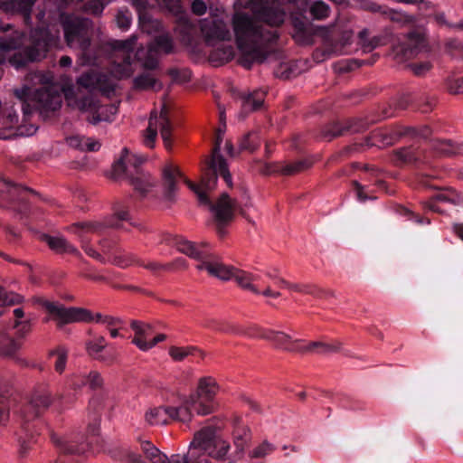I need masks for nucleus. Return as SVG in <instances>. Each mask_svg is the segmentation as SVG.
I'll return each instance as SVG.
<instances>
[{
	"instance_id": "38",
	"label": "nucleus",
	"mask_w": 463,
	"mask_h": 463,
	"mask_svg": "<svg viewBox=\"0 0 463 463\" xmlns=\"http://www.w3.org/2000/svg\"><path fill=\"white\" fill-rule=\"evenodd\" d=\"M260 146V138L257 132H249L240 140L239 147L241 151L254 152Z\"/></svg>"
},
{
	"instance_id": "29",
	"label": "nucleus",
	"mask_w": 463,
	"mask_h": 463,
	"mask_svg": "<svg viewBox=\"0 0 463 463\" xmlns=\"http://www.w3.org/2000/svg\"><path fill=\"white\" fill-rule=\"evenodd\" d=\"M266 92L262 90H255L252 92L242 96V111L250 113L261 108L264 102Z\"/></svg>"
},
{
	"instance_id": "14",
	"label": "nucleus",
	"mask_w": 463,
	"mask_h": 463,
	"mask_svg": "<svg viewBox=\"0 0 463 463\" xmlns=\"http://www.w3.org/2000/svg\"><path fill=\"white\" fill-rule=\"evenodd\" d=\"M113 213V215L107 217L104 222H75L76 232L81 235V231H91L99 235H102L108 228L123 229V221L129 222L134 227H138L136 222H131L128 208L121 203L114 204Z\"/></svg>"
},
{
	"instance_id": "1",
	"label": "nucleus",
	"mask_w": 463,
	"mask_h": 463,
	"mask_svg": "<svg viewBox=\"0 0 463 463\" xmlns=\"http://www.w3.org/2000/svg\"><path fill=\"white\" fill-rule=\"evenodd\" d=\"M224 131L219 128L216 131L212 155L207 158L202 167L201 182L199 184L184 177L180 169L173 165H166L162 172L164 194L171 201L174 199L177 189V182L184 179L187 186L197 195L200 204L205 205L213 213L216 223L217 232L222 235L224 233V227L234 217L235 203L230 196L223 193L216 203H213L207 192L214 189L218 175H220L229 187L232 186V175L228 169V165L221 154V146L223 139Z\"/></svg>"
},
{
	"instance_id": "34",
	"label": "nucleus",
	"mask_w": 463,
	"mask_h": 463,
	"mask_svg": "<svg viewBox=\"0 0 463 463\" xmlns=\"http://www.w3.org/2000/svg\"><path fill=\"white\" fill-rule=\"evenodd\" d=\"M131 328L135 331V337L132 340L133 344L136 345L137 339L141 340L144 344H149V340H152L153 328L150 325L133 320L131 322Z\"/></svg>"
},
{
	"instance_id": "13",
	"label": "nucleus",
	"mask_w": 463,
	"mask_h": 463,
	"mask_svg": "<svg viewBox=\"0 0 463 463\" xmlns=\"http://www.w3.org/2000/svg\"><path fill=\"white\" fill-rule=\"evenodd\" d=\"M30 194H36V192L4 177L0 180V207L10 208L21 214H25L29 211L28 195Z\"/></svg>"
},
{
	"instance_id": "2",
	"label": "nucleus",
	"mask_w": 463,
	"mask_h": 463,
	"mask_svg": "<svg viewBox=\"0 0 463 463\" xmlns=\"http://www.w3.org/2000/svg\"><path fill=\"white\" fill-rule=\"evenodd\" d=\"M285 19L286 13L281 7L269 5L260 8L256 19L244 13L234 14L232 26L241 66L250 70L254 63H261L268 58L269 45L279 39L278 28Z\"/></svg>"
},
{
	"instance_id": "12",
	"label": "nucleus",
	"mask_w": 463,
	"mask_h": 463,
	"mask_svg": "<svg viewBox=\"0 0 463 463\" xmlns=\"http://www.w3.org/2000/svg\"><path fill=\"white\" fill-rule=\"evenodd\" d=\"M42 307L49 312L55 320H57L58 327H61L66 324L76 322H90L95 320L97 323L105 324L106 316L96 314L92 316L91 312L82 307H65L63 305L51 302L49 300H42Z\"/></svg>"
},
{
	"instance_id": "26",
	"label": "nucleus",
	"mask_w": 463,
	"mask_h": 463,
	"mask_svg": "<svg viewBox=\"0 0 463 463\" xmlns=\"http://www.w3.org/2000/svg\"><path fill=\"white\" fill-rule=\"evenodd\" d=\"M351 38L352 33L349 32L328 35L325 38L326 49L332 53H342L351 44Z\"/></svg>"
},
{
	"instance_id": "17",
	"label": "nucleus",
	"mask_w": 463,
	"mask_h": 463,
	"mask_svg": "<svg viewBox=\"0 0 463 463\" xmlns=\"http://www.w3.org/2000/svg\"><path fill=\"white\" fill-rule=\"evenodd\" d=\"M428 51L426 39L419 32H411L402 42L393 48L395 59L399 61L412 59Z\"/></svg>"
},
{
	"instance_id": "36",
	"label": "nucleus",
	"mask_w": 463,
	"mask_h": 463,
	"mask_svg": "<svg viewBox=\"0 0 463 463\" xmlns=\"http://www.w3.org/2000/svg\"><path fill=\"white\" fill-rule=\"evenodd\" d=\"M431 147L438 154L445 156H450L460 153L459 146L451 140H434L432 141Z\"/></svg>"
},
{
	"instance_id": "53",
	"label": "nucleus",
	"mask_w": 463,
	"mask_h": 463,
	"mask_svg": "<svg viewBox=\"0 0 463 463\" xmlns=\"http://www.w3.org/2000/svg\"><path fill=\"white\" fill-rule=\"evenodd\" d=\"M137 266L143 267L148 270H150L154 274H158L162 270H168L173 267L172 263L162 264L156 261H149L147 263L144 262L140 259H138Z\"/></svg>"
},
{
	"instance_id": "62",
	"label": "nucleus",
	"mask_w": 463,
	"mask_h": 463,
	"mask_svg": "<svg viewBox=\"0 0 463 463\" xmlns=\"http://www.w3.org/2000/svg\"><path fill=\"white\" fill-rule=\"evenodd\" d=\"M192 11L197 15H203L206 12V5L203 0H194L192 3Z\"/></svg>"
},
{
	"instance_id": "19",
	"label": "nucleus",
	"mask_w": 463,
	"mask_h": 463,
	"mask_svg": "<svg viewBox=\"0 0 463 463\" xmlns=\"http://www.w3.org/2000/svg\"><path fill=\"white\" fill-rule=\"evenodd\" d=\"M360 7L364 11L378 14L383 18L399 24H411L415 21L412 15H409L399 10L390 8L386 5H381L372 0H362L360 2Z\"/></svg>"
},
{
	"instance_id": "28",
	"label": "nucleus",
	"mask_w": 463,
	"mask_h": 463,
	"mask_svg": "<svg viewBox=\"0 0 463 463\" xmlns=\"http://www.w3.org/2000/svg\"><path fill=\"white\" fill-rule=\"evenodd\" d=\"M234 54V48L231 44L222 42L211 51L209 59L212 63L218 66L232 60Z\"/></svg>"
},
{
	"instance_id": "15",
	"label": "nucleus",
	"mask_w": 463,
	"mask_h": 463,
	"mask_svg": "<svg viewBox=\"0 0 463 463\" xmlns=\"http://www.w3.org/2000/svg\"><path fill=\"white\" fill-rule=\"evenodd\" d=\"M9 327L8 326L0 328V354L5 356H12L21 348V339L31 332L32 324L30 319L14 321L11 327L15 329L16 338L9 335L7 332Z\"/></svg>"
},
{
	"instance_id": "49",
	"label": "nucleus",
	"mask_w": 463,
	"mask_h": 463,
	"mask_svg": "<svg viewBox=\"0 0 463 463\" xmlns=\"http://www.w3.org/2000/svg\"><path fill=\"white\" fill-rule=\"evenodd\" d=\"M197 349L194 346H188V347L172 346L169 349V354L174 360L182 361L189 354H193L194 352Z\"/></svg>"
},
{
	"instance_id": "9",
	"label": "nucleus",
	"mask_w": 463,
	"mask_h": 463,
	"mask_svg": "<svg viewBox=\"0 0 463 463\" xmlns=\"http://www.w3.org/2000/svg\"><path fill=\"white\" fill-rule=\"evenodd\" d=\"M53 44V37L49 30L37 28L31 32L28 43L19 52H15L9 62L20 70L30 62H35L46 57Z\"/></svg>"
},
{
	"instance_id": "55",
	"label": "nucleus",
	"mask_w": 463,
	"mask_h": 463,
	"mask_svg": "<svg viewBox=\"0 0 463 463\" xmlns=\"http://www.w3.org/2000/svg\"><path fill=\"white\" fill-rule=\"evenodd\" d=\"M166 339V335L165 334H158L157 335L154 336L152 340H149V344H144L141 342V340L137 339L136 340V345L142 351H147L154 347L158 343L164 341Z\"/></svg>"
},
{
	"instance_id": "23",
	"label": "nucleus",
	"mask_w": 463,
	"mask_h": 463,
	"mask_svg": "<svg viewBox=\"0 0 463 463\" xmlns=\"http://www.w3.org/2000/svg\"><path fill=\"white\" fill-rule=\"evenodd\" d=\"M202 32L205 35L208 43L214 40L223 42L229 39L231 35L226 24L218 19L204 22L202 24Z\"/></svg>"
},
{
	"instance_id": "40",
	"label": "nucleus",
	"mask_w": 463,
	"mask_h": 463,
	"mask_svg": "<svg viewBox=\"0 0 463 463\" xmlns=\"http://www.w3.org/2000/svg\"><path fill=\"white\" fill-rule=\"evenodd\" d=\"M444 49L451 57L463 60V42L459 39H447L444 43Z\"/></svg>"
},
{
	"instance_id": "30",
	"label": "nucleus",
	"mask_w": 463,
	"mask_h": 463,
	"mask_svg": "<svg viewBox=\"0 0 463 463\" xmlns=\"http://www.w3.org/2000/svg\"><path fill=\"white\" fill-rule=\"evenodd\" d=\"M304 350L301 353H315L320 354H326L336 353L340 351L341 343L338 341H332L330 343L316 341L307 345L303 344Z\"/></svg>"
},
{
	"instance_id": "59",
	"label": "nucleus",
	"mask_w": 463,
	"mask_h": 463,
	"mask_svg": "<svg viewBox=\"0 0 463 463\" xmlns=\"http://www.w3.org/2000/svg\"><path fill=\"white\" fill-rule=\"evenodd\" d=\"M70 386L74 390H80L83 386H87L86 374L74 375L70 380Z\"/></svg>"
},
{
	"instance_id": "32",
	"label": "nucleus",
	"mask_w": 463,
	"mask_h": 463,
	"mask_svg": "<svg viewBox=\"0 0 463 463\" xmlns=\"http://www.w3.org/2000/svg\"><path fill=\"white\" fill-rule=\"evenodd\" d=\"M358 36L364 52H372L378 46L386 44L388 42L385 35H374L370 38V32L367 29L361 31Z\"/></svg>"
},
{
	"instance_id": "58",
	"label": "nucleus",
	"mask_w": 463,
	"mask_h": 463,
	"mask_svg": "<svg viewBox=\"0 0 463 463\" xmlns=\"http://www.w3.org/2000/svg\"><path fill=\"white\" fill-rule=\"evenodd\" d=\"M396 3L417 5L420 11H427L432 7L430 2L425 0H393Z\"/></svg>"
},
{
	"instance_id": "43",
	"label": "nucleus",
	"mask_w": 463,
	"mask_h": 463,
	"mask_svg": "<svg viewBox=\"0 0 463 463\" xmlns=\"http://www.w3.org/2000/svg\"><path fill=\"white\" fill-rule=\"evenodd\" d=\"M309 11L314 19L323 20L329 16L330 7L325 2L317 0L311 5Z\"/></svg>"
},
{
	"instance_id": "57",
	"label": "nucleus",
	"mask_w": 463,
	"mask_h": 463,
	"mask_svg": "<svg viewBox=\"0 0 463 463\" xmlns=\"http://www.w3.org/2000/svg\"><path fill=\"white\" fill-rule=\"evenodd\" d=\"M411 67L415 75L422 76L431 69L432 65L430 61H421L419 63H412L411 64Z\"/></svg>"
},
{
	"instance_id": "42",
	"label": "nucleus",
	"mask_w": 463,
	"mask_h": 463,
	"mask_svg": "<svg viewBox=\"0 0 463 463\" xmlns=\"http://www.w3.org/2000/svg\"><path fill=\"white\" fill-rule=\"evenodd\" d=\"M50 355L56 357L54 368L57 373H61L66 366L68 351L64 346H58L50 352Z\"/></svg>"
},
{
	"instance_id": "21",
	"label": "nucleus",
	"mask_w": 463,
	"mask_h": 463,
	"mask_svg": "<svg viewBox=\"0 0 463 463\" xmlns=\"http://www.w3.org/2000/svg\"><path fill=\"white\" fill-rule=\"evenodd\" d=\"M78 108L82 111L89 112L88 121L93 125L100 121L108 120L107 112L109 109L99 103V99L93 94H87L77 99Z\"/></svg>"
},
{
	"instance_id": "41",
	"label": "nucleus",
	"mask_w": 463,
	"mask_h": 463,
	"mask_svg": "<svg viewBox=\"0 0 463 463\" xmlns=\"http://www.w3.org/2000/svg\"><path fill=\"white\" fill-rule=\"evenodd\" d=\"M24 301V297L14 293V291H8L5 288L0 286V306H14L21 304Z\"/></svg>"
},
{
	"instance_id": "25",
	"label": "nucleus",
	"mask_w": 463,
	"mask_h": 463,
	"mask_svg": "<svg viewBox=\"0 0 463 463\" xmlns=\"http://www.w3.org/2000/svg\"><path fill=\"white\" fill-rule=\"evenodd\" d=\"M42 240L56 253H69L77 257H81L80 250L62 237H54L44 233L42 235Z\"/></svg>"
},
{
	"instance_id": "56",
	"label": "nucleus",
	"mask_w": 463,
	"mask_h": 463,
	"mask_svg": "<svg viewBox=\"0 0 463 463\" xmlns=\"http://www.w3.org/2000/svg\"><path fill=\"white\" fill-rule=\"evenodd\" d=\"M94 359L99 360L106 364H111L117 360V354L114 349H107L99 354Z\"/></svg>"
},
{
	"instance_id": "52",
	"label": "nucleus",
	"mask_w": 463,
	"mask_h": 463,
	"mask_svg": "<svg viewBox=\"0 0 463 463\" xmlns=\"http://www.w3.org/2000/svg\"><path fill=\"white\" fill-rule=\"evenodd\" d=\"M105 346L104 337L99 336L95 341H90L87 344V351L91 357L95 358L99 353L104 351Z\"/></svg>"
},
{
	"instance_id": "48",
	"label": "nucleus",
	"mask_w": 463,
	"mask_h": 463,
	"mask_svg": "<svg viewBox=\"0 0 463 463\" xmlns=\"http://www.w3.org/2000/svg\"><path fill=\"white\" fill-rule=\"evenodd\" d=\"M77 83L87 90L95 89L99 83V77L94 73H84L77 80Z\"/></svg>"
},
{
	"instance_id": "39",
	"label": "nucleus",
	"mask_w": 463,
	"mask_h": 463,
	"mask_svg": "<svg viewBox=\"0 0 463 463\" xmlns=\"http://www.w3.org/2000/svg\"><path fill=\"white\" fill-rule=\"evenodd\" d=\"M254 327H257L256 326H252L249 327L247 330L240 327L237 325L229 323V322H221L220 326H216V330L224 332V333H230V334H236V335H247L250 337H254L257 335L255 334Z\"/></svg>"
},
{
	"instance_id": "31",
	"label": "nucleus",
	"mask_w": 463,
	"mask_h": 463,
	"mask_svg": "<svg viewBox=\"0 0 463 463\" xmlns=\"http://www.w3.org/2000/svg\"><path fill=\"white\" fill-rule=\"evenodd\" d=\"M35 0H3L2 5L8 12L19 13L24 19H30Z\"/></svg>"
},
{
	"instance_id": "10",
	"label": "nucleus",
	"mask_w": 463,
	"mask_h": 463,
	"mask_svg": "<svg viewBox=\"0 0 463 463\" xmlns=\"http://www.w3.org/2000/svg\"><path fill=\"white\" fill-rule=\"evenodd\" d=\"M144 158L135 155H129L127 148L123 149V155L118 159L112 166V177L118 179L126 176L129 179L131 185L142 196H145L153 186L149 175L144 174L140 166L144 163Z\"/></svg>"
},
{
	"instance_id": "35",
	"label": "nucleus",
	"mask_w": 463,
	"mask_h": 463,
	"mask_svg": "<svg viewBox=\"0 0 463 463\" xmlns=\"http://www.w3.org/2000/svg\"><path fill=\"white\" fill-rule=\"evenodd\" d=\"M74 225L75 223H73L71 226L70 230L80 237L81 241V248L83 249L85 253L101 263H106V259L100 253H99L92 246L90 245V241L85 237L86 234L91 232V231H81L82 234L80 235L78 232H76ZM92 233L94 232H92Z\"/></svg>"
},
{
	"instance_id": "27",
	"label": "nucleus",
	"mask_w": 463,
	"mask_h": 463,
	"mask_svg": "<svg viewBox=\"0 0 463 463\" xmlns=\"http://www.w3.org/2000/svg\"><path fill=\"white\" fill-rule=\"evenodd\" d=\"M290 18L296 36L303 40L307 39L310 36V22L306 16V11L294 12Z\"/></svg>"
},
{
	"instance_id": "45",
	"label": "nucleus",
	"mask_w": 463,
	"mask_h": 463,
	"mask_svg": "<svg viewBox=\"0 0 463 463\" xmlns=\"http://www.w3.org/2000/svg\"><path fill=\"white\" fill-rule=\"evenodd\" d=\"M275 449L273 444L265 440L250 452V457L251 458H262L271 454Z\"/></svg>"
},
{
	"instance_id": "20",
	"label": "nucleus",
	"mask_w": 463,
	"mask_h": 463,
	"mask_svg": "<svg viewBox=\"0 0 463 463\" xmlns=\"http://www.w3.org/2000/svg\"><path fill=\"white\" fill-rule=\"evenodd\" d=\"M401 131H389L386 129H378L373 131L370 136L366 137L362 143H354L347 147L348 150L359 151L363 146H377L385 147L393 145L400 137Z\"/></svg>"
},
{
	"instance_id": "7",
	"label": "nucleus",
	"mask_w": 463,
	"mask_h": 463,
	"mask_svg": "<svg viewBox=\"0 0 463 463\" xmlns=\"http://www.w3.org/2000/svg\"><path fill=\"white\" fill-rule=\"evenodd\" d=\"M61 26L67 45L80 51L86 63L95 64L101 52L108 53L114 61L111 52L107 48L109 42L100 48L93 44L94 24L90 19L68 15L62 19Z\"/></svg>"
},
{
	"instance_id": "22",
	"label": "nucleus",
	"mask_w": 463,
	"mask_h": 463,
	"mask_svg": "<svg viewBox=\"0 0 463 463\" xmlns=\"http://www.w3.org/2000/svg\"><path fill=\"white\" fill-rule=\"evenodd\" d=\"M312 165L313 161L308 158L300 159L286 165L280 162L264 163L262 173L265 175L280 174L283 175H293L310 168Z\"/></svg>"
},
{
	"instance_id": "37",
	"label": "nucleus",
	"mask_w": 463,
	"mask_h": 463,
	"mask_svg": "<svg viewBox=\"0 0 463 463\" xmlns=\"http://www.w3.org/2000/svg\"><path fill=\"white\" fill-rule=\"evenodd\" d=\"M90 410L93 411L92 422L89 423L87 432L91 438H94L99 434V420L100 417V402L99 399L92 398L90 401Z\"/></svg>"
},
{
	"instance_id": "64",
	"label": "nucleus",
	"mask_w": 463,
	"mask_h": 463,
	"mask_svg": "<svg viewBox=\"0 0 463 463\" xmlns=\"http://www.w3.org/2000/svg\"><path fill=\"white\" fill-rule=\"evenodd\" d=\"M365 63V61L364 60H347L345 62V66L343 68L344 71H354L359 67H361L363 64Z\"/></svg>"
},
{
	"instance_id": "47",
	"label": "nucleus",
	"mask_w": 463,
	"mask_h": 463,
	"mask_svg": "<svg viewBox=\"0 0 463 463\" xmlns=\"http://www.w3.org/2000/svg\"><path fill=\"white\" fill-rule=\"evenodd\" d=\"M446 88L451 94H463V77H448Z\"/></svg>"
},
{
	"instance_id": "50",
	"label": "nucleus",
	"mask_w": 463,
	"mask_h": 463,
	"mask_svg": "<svg viewBox=\"0 0 463 463\" xmlns=\"http://www.w3.org/2000/svg\"><path fill=\"white\" fill-rule=\"evenodd\" d=\"M112 262H113V264H115L120 268H127L130 265H137L138 258L134 254L126 253L123 255L114 257Z\"/></svg>"
},
{
	"instance_id": "63",
	"label": "nucleus",
	"mask_w": 463,
	"mask_h": 463,
	"mask_svg": "<svg viewBox=\"0 0 463 463\" xmlns=\"http://www.w3.org/2000/svg\"><path fill=\"white\" fill-rule=\"evenodd\" d=\"M354 188L356 191L357 198L360 202L364 203L368 200V196L364 193V186L358 181L352 182Z\"/></svg>"
},
{
	"instance_id": "24",
	"label": "nucleus",
	"mask_w": 463,
	"mask_h": 463,
	"mask_svg": "<svg viewBox=\"0 0 463 463\" xmlns=\"http://www.w3.org/2000/svg\"><path fill=\"white\" fill-rule=\"evenodd\" d=\"M437 203H449L454 205L463 204V196L453 189H447L444 193L435 194L430 200L425 203L424 207L439 213H442V210L437 205Z\"/></svg>"
},
{
	"instance_id": "44",
	"label": "nucleus",
	"mask_w": 463,
	"mask_h": 463,
	"mask_svg": "<svg viewBox=\"0 0 463 463\" xmlns=\"http://www.w3.org/2000/svg\"><path fill=\"white\" fill-rule=\"evenodd\" d=\"M401 135L428 139L431 135V129L428 126H422L420 128L405 127L401 130Z\"/></svg>"
},
{
	"instance_id": "54",
	"label": "nucleus",
	"mask_w": 463,
	"mask_h": 463,
	"mask_svg": "<svg viewBox=\"0 0 463 463\" xmlns=\"http://www.w3.org/2000/svg\"><path fill=\"white\" fill-rule=\"evenodd\" d=\"M87 379V386L90 389L95 391L102 387L103 379L99 373L97 371H90L88 374H86Z\"/></svg>"
},
{
	"instance_id": "51",
	"label": "nucleus",
	"mask_w": 463,
	"mask_h": 463,
	"mask_svg": "<svg viewBox=\"0 0 463 463\" xmlns=\"http://www.w3.org/2000/svg\"><path fill=\"white\" fill-rule=\"evenodd\" d=\"M397 213L400 215L404 216L408 220H411L418 224H424V223L430 224V222L429 219H425V218L421 217L420 215L413 213L412 211H411L410 209H408L404 206H398Z\"/></svg>"
},
{
	"instance_id": "5",
	"label": "nucleus",
	"mask_w": 463,
	"mask_h": 463,
	"mask_svg": "<svg viewBox=\"0 0 463 463\" xmlns=\"http://www.w3.org/2000/svg\"><path fill=\"white\" fill-rule=\"evenodd\" d=\"M218 385L212 377H203L199 381L197 390L186 398L180 407L157 406L149 409L146 414V421L149 425H167L172 420L187 422L194 412L198 415H208L214 408V397Z\"/></svg>"
},
{
	"instance_id": "18",
	"label": "nucleus",
	"mask_w": 463,
	"mask_h": 463,
	"mask_svg": "<svg viewBox=\"0 0 463 463\" xmlns=\"http://www.w3.org/2000/svg\"><path fill=\"white\" fill-rule=\"evenodd\" d=\"M256 331L254 337H260L272 342L277 348L288 352L301 353L304 350L303 341L299 339L293 340L290 335L281 331L264 330L254 327Z\"/></svg>"
},
{
	"instance_id": "33",
	"label": "nucleus",
	"mask_w": 463,
	"mask_h": 463,
	"mask_svg": "<svg viewBox=\"0 0 463 463\" xmlns=\"http://www.w3.org/2000/svg\"><path fill=\"white\" fill-rule=\"evenodd\" d=\"M134 86L137 90H160L162 88V84L149 71L137 76L134 79Z\"/></svg>"
},
{
	"instance_id": "6",
	"label": "nucleus",
	"mask_w": 463,
	"mask_h": 463,
	"mask_svg": "<svg viewBox=\"0 0 463 463\" xmlns=\"http://www.w3.org/2000/svg\"><path fill=\"white\" fill-rule=\"evenodd\" d=\"M136 37L127 40H112L107 44V48L114 57V63L117 64L122 74L127 75L131 71V65L135 60L142 61L145 69L153 71L157 68L158 60L162 55H168L175 52L176 46L172 35L168 33H162L154 36L147 45V49H136Z\"/></svg>"
},
{
	"instance_id": "11",
	"label": "nucleus",
	"mask_w": 463,
	"mask_h": 463,
	"mask_svg": "<svg viewBox=\"0 0 463 463\" xmlns=\"http://www.w3.org/2000/svg\"><path fill=\"white\" fill-rule=\"evenodd\" d=\"M393 116V109L391 106H383L381 113L373 118H350L342 121H333L323 127L322 137L330 141L333 138L346 135L363 132L367 129L370 124L375 123Z\"/></svg>"
},
{
	"instance_id": "8",
	"label": "nucleus",
	"mask_w": 463,
	"mask_h": 463,
	"mask_svg": "<svg viewBox=\"0 0 463 463\" xmlns=\"http://www.w3.org/2000/svg\"><path fill=\"white\" fill-rule=\"evenodd\" d=\"M42 86L37 89H32L27 85H24L20 89H15L14 94L21 103V109L24 116L31 113L32 109L30 101H35L43 109L50 111H56L61 106V96L52 85L51 77H47L42 73L36 75Z\"/></svg>"
},
{
	"instance_id": "16",
	"label": "nucleus",
	"mask_w": 463,
	"mask_h": 463,
	"mask_svg": "<svg viewBox=\"0 0 463 463\" xmlns=\"http://www.w3.org/2000/svg\"><path fill=\"white\" fill-rule=\"evenodd\" d=\"M157 123L160 125V134L164 141V145L167 150L172 147V130L173 126L170 118H168V111L165 106L163 107L159 119L156 115L155 118L151 116L148 122V127L146 129L144 143L147 147H153L156 136H157Z\"/></svg>"
},
{
	"instance_id": "61",
	"label": "nucleus",
	"mask_w": 463,
	"mask_h": 463,
	"mask_svg": "<svg viewBox=\"0 0 463 463\" xmlns=\"http://www.w3.org/2000/svg\"><path fill=\"white\" fill-rule=\"evenodd\" d=\"M84 140H85L84 137L74 136V137H69L67 141H68V144L70 145V146L80 149V150H84Z\"/></svg>"
},
{
	"instance_id": "4",
	"label": "nucleus",
	"mask_w": 463,
	"mask_h": 463,
	"mask_svg": "<svg viewBox=\"0 0 463 463\" xmlns=\"http://www.w3.org/2000/svg\"><path fill=\"white\" fill-rule=\"evenodd\" d=\"M165 241L176 247L180 252L198 260L199 264L196 266L198 269H205L211 276L222 280L233 278L242 288L248 289L256 295L260 294L257 287L252 284L253 281L259 279V276L220 262L218 257L212 252L210 243L204 241L198 244L177 235H168Z\"/></svg>"
},
{
	"instance_id": "60",
	"label": "nucleus",
	"mask_w": 463,
	"mask_h": 463,
	"mask_svg": "<svg viewBox=\"0 0 463 463\" xmlns=\"http://www.w3.org/2000/svg\"><path fill=\"white\" fill-rule=\"evenodd\" d=\"M309 295H311L317 298H326L328 297L333 296V292L330 290H327V289L318 288L316 285H313V288H312Z\"/></svg>"
},
{
	"instance_id": "46",
	"label": "nucleus",
	"mask_w": 463,
	"mask_h": 463,
	"mask_svg": "<svg viewBox=\"0 0 463 463\" xmlns=\"http://www.w3.org/2000/svg\"><path fill=\"white\" fill-rule=\"evenodd\" d=\"M397 156L404 163H417L420 155L417 149L403 147L397 151Z\"/></svg>"
},
{
	"instance_id": "3",
	"label": "nucleus",
	"mask_w": 463,
	"mask_h": 463,
	"mask_svg": "<svg viewBox=\"0 0 463 463\" xmlns=\"http://www.w3.org/2000/svg\"><path fill=\"white\" fill-rule=\"evenodd\" d=\"M52 393L47 386L36 387L31 396L22 399L13 394L7 383L0 384V426H5L13 411L14 423L17 425L14 438L20 458H25L37 442L32 422L52 404Z\"/></svg>"
}]
</instances>
